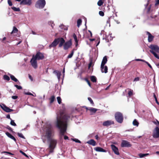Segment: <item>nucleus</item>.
Returning a JSON list of instances; mask_svg holds the SVG:
<instances>
[{"label":"nucleus","mask_w":159,"mask_h":159,"mask_svg":"<svg viewBox=\"0 0 159 159\" xmlns=\"http://www.w3.org/2000/svg\"><path fill=\"white\" fill-rule=\"evenodd\" d=\"M70 119V116L68 114H65L57 117L56 126L60 130V134L64 135L66 132L67 124Z\"/></svg>","instance_id":"obj_1"},{"label":"nucleus","mask_w":159,"mask_h":159,"mask_svg":"<svg viewBox=\"0 0 159 159\" xmlns=\"http://www.w3.org/2000/svg\"><path fill=\"white\" fill-rule=\"evenodd\" d=\"M59 43L58 47H61L63 45L64 49L65 50H67L72 45L71 40H69L65 43V40L62 38H59L55 39L52 43L49 45L50 48L52 47H56Z\"/></svg>","instance_id":"obj_2"},{"label":"nucleus","mask_w":159,"mask_h":159,"mask_svg":"<svg viewBox=\"0 0 159 159\" xmlns=\"http://www.w3.org/2000/svg\"><path fill=\"white\" fill-rule=\"evenodd\" d=\"M53 133V131L52 126L51 125H48L46 127L45 131V135L48 140H50Z\"/></svg>","instance_id":"obj_3"},{"label":"nucleus","mask_w":159,"mask_h":159,"mask_svg":"<svg viewBox=\"0 0 159 159\" xmlns=\"http://www.w3.org/2000/svg\"><path fill=\"white\" fill-rule=\"evenodd\" d=\"M115 117L116 120L120 123H122L124 119L123 116L121 112H116L115 115Z\"/></svg>","instance_id":"obj_4"},{"label":"nucleus","mask_w":159,"mask_h":159,"mask_svg":"<svg viewBox=\"0 0 159 159\" xmlns=\"http://www.w3.org/2000/svg\"><path fill=\"white\" fill-rule=\"evenodd\" d=\"M46 4L45 0H38L35 4V7L39 9L43 8Z\"/></svg>","instance_id":"obj_5"},{"label":"nucleus","mask_w":159,"mask_h":159,"mask_svg":"<svg viewBox=\"0 0 159 159\" xmlns=\"http://www.w3.org/2000/svg\"><path fill=\"white\" fill-rule=\"evenodd\" d=\"M50 142V144L49 146V148L51 150L54 149L56 147L57 144V141L56 140L51 139L50 140H48Z\"/></svg>","instance_id":"obj_6"},{"label":"nucleus","mask_w":159,"mask_h":159,"mask_svg":"<svg viewBox=\"0 0 159 159\" xmlns=\"http://www.w3.org/2000/svg\"><path fill=\"white\" fill-rule=\"evenodd\" d=\"M37 60L34 57V55H33L30 61V62L32 66L35 69L37 68L38 67Z\"/></svg>","instance_id":"obj_7"},{"label":"nucleus","mask_w":159,"mask_h":159,"mask_svg":"<svg viewBox=\"0 0 159 159\" xmlns=\"http://www.w3.org/2000/svg\"><path fill=\"white\" fill-rule=\"evenodd\" d=\"M34 57L37 60H43L44 59V54L40 52H38Z\"/></svg>","instance_id":"obj_8"},{"label":"nucleus","mask_w":159,"mask_h":159,"mask_svg":"<svg viewBox=\"0 0 159 159\" xmlns=\"http://www.w3.org/2000/svg\"><path fill=\"white\" fill-rule=\"evenodd\" d=\"M152 136L154 138H159V128L158 127H156L153 130Z\"/></svg>","instance_id":"obj_9"},{"label":"nucleus","mask_w":159,"mask_h":159,"mask_svg":"<svg viewBox=\"0 0 159 159\" xmlns=\"http://www.w3.org/2000/svg\"><path fill=\"white\" fill-rule=\"evenodd\" d=\"M131 145L129 142L126 140H122L121 144V147H131Z\"/></svg>","instance_id":"obj_10"},{"label":"nucleus","mask_w":159,"mask_h":159,"mask_svg":"<svg viewBox=\"0 0 159 159\" xmlns=\"http://www.w3.org/2000/svg\"><path fill=\"white\" fill-rule=\"evenodd\" d=\"M0 106L1 108L7 112H9L13 111V110L10 108L5 104H2V105H0Z\"/></svg>","instance_id":"obj_11"},{"label":"nucleus","mask_w":159,"mask_h":159,"mask_svg":"<svg viewBox=\"0 0 159 159\" xmlns=\"http://www.w3.org/2000/svg\"><path fill=\"white\" fill-rule=\"evenodd\" d=\"M114 122L111 120H108L104 121L102 124V125L104 126H107L111 125H114Z\"/></svg>","instance_id":"obj_12"},{"label":"nucleus","mask_w":159,"mask_h":159,"mask_svg":"<svg viewBox=\"0 0 159 159\" xmlns=\"http://www.w3.org/2000/svg\"><path fill=\"white\" fill-rule=\"evenodd\" d=\"M31 4V0H22L20 2V5H30Z\"/></svg>","instance_id":"obj_13"},{"label":"nucleus","mask_w":159,"mask_h":159,"mask_svg":"<svg viewBox=\"0 0 159 159\" xmlns=\"http://www.w3.org/2000/svg\"><path fill=\"white\" fill-rule=\"evenodd\" d=\"M149 48L152 50H154L159 53V47L157 45H151Z\"/></svg>","instance_id":"obj_14"},{"label":"nucleus","mask_w":159,"mask_h":159,"mask_svg":"<svg viewBox=\"0 0 159 159\" xmlns=\"http://www.w3.org/2000/svg\"><path fill=\"white\" fill-rule=\"evenodd\" d=\"M111 147L113 151L117 155H119L118 149L117 148L115 145L113 144L111 145Z\"/></svg>","instance_id":"obj_15"},{"label":"nucleus","mask_w":159,"mask_h":159,"mask_svg":"<svg viewBox=\"0 0 159 159\" xmlns=\"http://www.w3.org/2000/svg\"><path fill=\"white\" fill-rule=\"evenodd\" d=\"M147 34L148 35V41L149 42H151L153 39L154 38V37L149 32L147 31L146 32Z\"/></svg>","instance_id":"obj_16"},{"label":"nucleus","mask_w":159,"mask_h":159,"mask_svg":"<svg viewBox=\"0 0 159 159\" xmlns=\"http://www.w3.org/2000/svg\"><path fill=\"white\" fill-rule=\"evenodd\" d=\"M107 56H104L103 58L101 65L102 68H103L105 65L107 63Z\"/></svg>","instance_id":"obj_17"},{"label":"nucleus","mask_w":159,"mask_h":159,"mask_svg":"<svg viewBox=\"0 0 159 159\" xmlns=\"http://www.w3.org/2000/svg\"><path fill=\"white\" fill-rule=\"evenodd\" d=\"M94 149L97 152H106V151L100 147H97L94 148Z\"/></svg>","instance_id":"obj_18"},{"label":"nucleus","mask_w":159,"mask_h":159,"mask_svg":"<svg viewBox=\"0 0 159 159\" xmlns=\"http://www.w3.org/2000/svg\"><path fill=\"white\" fill-rule=\"evenodd\" d=\"M87 143L93 146H95L96 145V142L93 139H90L87 142Z\"/></svg>","instance_id":"obj_19"},{"label":"nucleus","mask_w":159,"mask_h":159,"mask_svg":"<svg viewBox=\"0 0 159 159\" xmlns=\"http://www.w3.org/2000/svg\"><path fill=\"white\" fill-rule=\"evenodd\" d=\"M6 134L8 137L13 140L15 142L16 141V139L10 133L8 132H6Z\"/></svg>","instance_id":"obj_20"},{"label":"nucleus","mask_w":159,"mask_h":159,"mask_svg":"<svg viewBox=\"0 0 159 159\" xmlns=\"http://www.w3.org/2000/svg\"><path fill=\"white\" fill-rule=\"evenodd\" d=\"M101 70L102 73H106L107 72L108 70V68L107 66H104L103 67V68H102L101 67Z\"/></svg>","instance_id":"obj_21"},{"label":"nucleus","mask_w":159,"mask_h":159,"mask_svg":"<svg viewBox=\"0 0 159 159\" xmlns=\"http://www.w3.org/2000/svg\"><path fill=\"white\" fill-rule=\"evenodd\" d=\"M18 30V29L15 27L14 26L13 28V30L11 33V34H16L17 33Z\"/></svg>","instance_id":"obj_22"},{"label":"nucleus","mask_w":159,"mask_h":159,"mask_svg":"<svg viewBox=\"0 0 159 159\" xmlns=\"http://www.w3.org/2000/svg\"><path fill=\"white\" fill-rule=\"evenodd\" d=\"M53 73L56 74L58 79H59L60 78V76L61 74V73L58 70H55L54 71Z\"/></svg>","instance_id":"obj_23"},{"label":"nucleus","mask_w":159,"mask_h":159,"mask_svg":"<svg viewBox=\"0 0 159 159\" xmlns=\"http://www.w3.org/2000/svg\"><path fill=\"white\" fill-rule=\"evenodd\" d=\"M150 52L154 55L155 57L159 59V55L157 54L155 52L152 50H150Z\"/></svg>","instance_id":"obj_24"},{"label":"nucleus","mask_w":159,"mask_h":159,"mask_svg":"<svg viewBox=\"0 0 159 159\" xmlns=\"http://www.w3.org/2000/svg\"><path fill=\"white\" fill-rule=\"evenodd\" d=\"M73 37L74 39L75 42L76 43V46H77L78 45V41L77 40V36L75 34H74L73 35Z\"/></svg>","instance_id":"obj_25"},{"label":"nucleus","mask_w":159,"mask_h":159,"mask_svg":"<svg viewBox=\"0 0 159 159\" xmlns=\"http://www.w3.org/2000/svg\"><path fill=\"white\" fill-rule=\"evenodd\" d=\"M89 110L91 112L95 113L97 111V109L93 107H90L89 109Z\"/></svg>","instance_id":"obj_26"},{"label":"nucleus","mask_w":159,"mask_h":159,"mask_svg":"<svg viewBox=\"0 0 159 159\" xmlns=\"http://www.w3.org/2000/svg\"><path fill=\"white\" fill-rule=\"evenodd\" d=\"M91 80L93 82H96L97 81V78L94 76H92L90 77Z\"/></svg>","instance_id":"obj_27"},{"label":"nucleus","mask_w":159,"mask_h":159,"mask_svg":"<svg viewBox=\"0 0 159 159\" xmlns=\"http://www.w3.org/2000/svg\"><path fill=\"white\" fill-rule=\"evenodd\" d=\"M10 77L12 80L14 81L15 82L18 81V80L16 78L14 75H10Z\"/></svg>","instance_id":"obj_28"},{"label":"nucleus","mask_w":159,"mask_h":159,"mask_svg":"<svg viewBox=\"0 0 159 159\" xmlns=\"http://www.w3.org/2000/svg\"><path fill=\"white\" fill-rule=\"evenodd\" d=\"M105 0H99L97 3V4L98 6H101L103 4Z\"/></svg>","instance_id":"obj_29"},{"label":"nucleus","mask_w":159,"mask_h":159,"mask_svg":"<svg viewBox=\"0 0 159 159\" xmlns=\"http://www.w3.org/2000/svg\"><path fill=\"white\" fill-rule=\"evenodd\" d=\"M149 155V153L143 154L140 153L139 154V156L140 158H142L148 155Z\"/></svg>","instance_id":"obj_30"},{"label":"nucleus","mask_w":159,"mask_h":159,"mask_svg":"<svg viewBox=\"0 0 159 159\" xmlns=\"http://www.w3.org/2000/svg\"><path fill=\"white\" fill-rule=\"evenodd\" d=\"M3 79L4 80L9 81L10 80V77L7 75H4L3 76Z\"/></svg>","instance_id":"obj_31"},{"label":"nucleus","mask_w":159,"mask_h":159,"mask_svg":"<svg viewBox=\"0 0 159 159\" xmlns=\"http://www.w3.org/2000/svg\"><path fill=\"white\" fill-rule=\"evenodd\" d=\"M11 8L14 11H20V9L19 7H11Z\"/></svg>","instance_id":"obj_32"},{"label":"nucleus","mask_w":159,"mask_h":159,"mask_svg":"<svg viewBox=\"0 0 159 159\" xmlns=\"http://www.w3.org/2000/svg\"><path fill=\"white\" fill-rule=\"evenodd\" d=\"M133 125H134L138 126L139 125V123L136 119H134L133 122Z\"/></svg>","instance_id":"obj_33"},{"label":"nucleus","mask_w":159,"mask_h":159,"mask_svg":"<svg viewBox=\"0 0 159 159\" xmlns=\"http://www.w3.org/2000/svg\"><path fill=\"white\" fill-rule=\"evenodd\" d=\"M82 20L81 19H79L77 21V25L79 27L81 25L82 23Z\"/></svg>","instance_id":"obj_34"},{"label":"nucleus","mask_w":159,"mask_h":159,"mask_svg":"<svg viewBox=\"0 0 159 159\" xmlns=\"http://www.w3.org/2000/svg\"><path fill=\"white\" fill-rule=\"evenodd\" d=\"M55 99V97L54 96H52L50 98V103H52L54 101V100Z\"/></svg>","instance_id":"obj_35"},{"label":"nucleus","mask_w":159,"mask_h":159,"mask_svg":"<svg viewBox=\"0 0 159 159\" xmlns=\"http://www.w3.org/2000/svg\"><path fill=\"white\" fill-rule=\"evenodd\" d=\"M133 90H132L130 89V90L129 91L128 93V94L129 96L130 97V96H131L132 95H133Z\"/></svg>","instance_id":"obj_36"},{"label":"nucleus","mask_w":159,"mask_h":159,"mask_svg":"<svg viewBox=\"0 0 159 159\" xmlns=\"http://www.w3.org/2000/svg\"><path fill=\"white\" fill-rule=\"evenodd\" d=\"M88 99L89 101L90 102L91 104L93 106L94 105V103L92 99H91V98L88 97Z\"/></svg>","instance_id":"obj_37"},{"label":"nucleus","mask_w":159,"mask_h":159,"mask_svg":"<svg viewBox=\"0 0 159 159\" xmlns=\"http://www.w3.org/2000/svg\"><path fill=\"white\" fill-rule=\"evenodd\" d=\"M74 52H73V51H71V53L68 55L67 58H70L72 57L74 54Z\"/></svg>","instance_id":"obj_38"},{"label":"nucleus","mask_w":159,"mask_h":159,"mask_svg":"<svg viewBox=\"0 0 159 159\" xmlns=\"http://www.w3.org/2000/svg\"><path fill=\"white\" fill-rule=\"evenodd\" d=\"M84 80L90 86H91V84L90 81L87 78H85L84 79Z\"/></svg>","instance_id":"obj_39"},{"label":"nucleus","mask_w":159,"mask_h":159,"mask_svg":"<svg viewBox=\"0 0 159 159\" xmlns=\"http://www.w3.org/2000/svg\"><path fill=\"white\" fill-rule=\"evenodd\" d=\"M17 135L19 137H20V138H21L24 139H25V137L21 133H18Z\"/></svg>","instance_id":"obj_40"},{"label":"nucleus","mask_w":159,"mask_h":159,"mask_svg":"<svg viewBox=\"0 0 159 159\" xmlns=\"http://www.w3.org/2000/svg\"><path fill=\"white\" fill-rule=\"evenodd\" d=\"M57 102L59 104H61V99L60 97H58L57 98Z\"/></svg>","instance_id":"obj_41"},{"label":"nucleus","mask_w":159,"mask_h":159,"mask_svg":"<svg viewBox=\"0 0 159 159\" xmlns=\"http://www.w3.org/2000/svg\"><path fill=\"white\" fill-rule=\"evenodd\" d=\"M153 97L155 99V100L156 103L157 104L159 105V102H158V100H157V97L154 93H153Z\"/></svg>","instance_id":"obj_42"},{"label":"nucleus","mask_w":159,"mask_h":159,"mask_svg":"<svg viewBox=\"0 0 159 159\" xmlns=\"http://www.w3.org/2000/svg\"><path fill=\"white\" fill-rule=\"evenodd\" d=\"M11 121L10 122V124L14 126H16V124L15 123L14 121L13 120H11Z\"/></svg>","instance_id":"obj_43"},{"label":"nucleus","mask_w":159,"mask_h":159,"mask_svg":"<svg viewBox=\"0 0 159 159\" xmlns=\"http://www.w3.org/2000/svg\"><path fill=\"white\" fill-rule=\"evenodd\" d=\"M14 86L17 88L18 89H22V87L20 86H19L17 85H15Z\"/></svg>","instance_id":"obj_44"},{"label":"nucleus","mask_w":159,"mask_h":159,"mask_svg":"<svg viewBox=\"0 0 159 159\" xmlns=\"http://www.w3.org/2000/svg\"><path fill=\"white\" fill-rule=\"evenodd\" d=\"M99 15L102 16H103L104 15V12L102 11H100L99 12Z\"/></svg>","instance_id":"obj_45"},{"label":"nucleus","mask_w":159,"mask_h":159,"mask_svg":"<svg viewBox=\"0 0 159 159\" xmlns=\"http://www.w3.org/2000/svg\"><path fill=\"white\" fill-rule=\"evenodd\" d=\"M73 140L76 143H81V142L79 140L76 139H73Z\"/></svg>","instance_id":"obj_46"},{"label":"nucleus","mask_w":159,"mask_h":159,"mask_svg":"<svg viewBox=\"0 0 159 159\" xmlns=\"http://www.w3.org/2000/svg\"><path fill=\"white\" fill-rule=\"evenodd\" d=\"M6 128L8 129L9 130H10L11 132H13V130L9 126L7 125L6 127Z\"/></svg>","instance_id":"obj_47"},{"label":"nucleus","mask_w":159,"mask_h":159,"mask_svg":"<svg viewBox=\"0 0 159 159\" xmlns=\"http://www.w3.org/2000/svg\"><path fill=\"white\" fill-rule=\"evenodd\" d=\"M48 23L49 25H51V26L52 27V28H53V26L54 25V24H53V22H52L51 21H50L48 22Z\"/></svg>","instance_id":"obj_48"},{"label":"nucleus","mask_w":159,"mask_h":159,"mask_svg":"<svg viewBox=\"0 0 159 159\" xmlns=\"http://www.w3.org/2000/svg\"><path fill=\"white\" fill-rule=\"evenodd\" d=\"M7 2H8V3L9 4V6H12V2H11V0H8Z\"/></svg>","instance_id":"obj_49"},{"label":"nucleus","mask_w":159,"mask_h":159,"mask_svg":"<svg viewBox=\"0 0 159 159\" xmlns=\"http://www.w3.org/2000/svg\"><path fill=\"white\" fill-rule=\"evenodd\" d=\"M20 152L23 155H24L25 156L27 157H28L27 155L24 152H23L21 150H20Z\"/></svg>","instance_id":"obj_50"},{"label":"nucleus","mask_w":159,"mask_h":159,"mask_svg":"<svg viewBox=\"0 0 159 159\" xmlns=\"http://www.w3.org/2000/svg\"><path fill=\"white\" fill-rule=\"evenodd\" d=\"M92 62L91 61L88 65V68H89L92 66Z\"/></svg>","instance_id":"obj_51"},{"label":"nucleus","mask_w":159,"mask_h":159,"mask_svg":"<svg viewBox=\"0 0 159 159\" xmlns=\"http://www.w3.org/2000/svg\"><path fill=\"white\" fill-rule=\"evenodd\" d=\"M139 77H136L134 78V81H139Z\"/></svg>","instance_id":"obj_52"},{"label":"nucleus","mask_w":159,"mask_h":159,"mask_svg":"<svg viewBox=\"0 0 159 159\" xmlns=\"http://www.w3.org/2000/svg\"><path fill=\"white\" fill-rule=\"evenodd\" d=\"M11 98L13 99H16L18 98V96H13L11 97Z\"/></svg>","instance_id":"obj_53"},{"label":"nucleus","mask_w":159,"mask_h":159,"mask_svg":"<svg viewBox=\"0 0 159 159\" xmlns=\"http://www.w3.org/2000/svg\"><path fill=\"white\" fill-rule=\"evenodd\" d=\"M3 152L4 153H7V154H9L11 155H14V154L11 153L10 152Z\"/></svg>","instance_id":"obj_54"},{"label":"nucleus","mask_w":159,"mask_h":159,"mask_svg":"<svg viewBox=\"0 0 159 159\" xmlns=\"http://www.w3.org/2000/svg\"><path fill=\"white\" fill-rule=\"evenodd\" d=\"M158 4H159V0H157L156 1V3L155 4V6H157Z\"/></svg>","instance_id":"obj_55"},{"label":"nucleus","mask_w":159,"mask_h":159,"mask_svg":"<svg viewBox=\"0 0 159 159\" xmlns=\"http://www.w3.org/2000/svg\"><path fill=\"white\" fill-rule=\"evenodd\" d=\"M25 94L34 96V95L31 93L27 92L25 93Z\"/></svg>","instance_id":"obj_56"},{"label":"nucleus","mask_w":159,"mask_h":159,"mask_svg":"<svg viewBox=\"0 0 159 159\" xmlns=\"http://www.w3.org/2000/svg\"><path fill=\"white\" fill-rule=\"evenodd\" d=\"M146 63L148 65V66L150 68H152V66L147 61L146 62Z\"/></svg>","instance_id":"obj_57"},{"label":"nucleus","mask_w":159,"mask_h":159,"mask_svg":"<svg viewBox=\"0 0 159 159\" xmlns=\"http://www.w3.org/2000/svg\"><path fill=\"white\" fill-rule=\"evenodd\" d=\"M64 139L65 140L68 139H69V137L67 136L66 135H65L64 136Z\"/></svg>","instance_id":"obj_58"},{"label":"nucleus","mask_w":159,"mask_h":159,"mask_svg":"<svg viewBox=\"0 0 159 159\" xmlns=\"http://www.w3.org/2000/svg\"><path fill=\"white\" fill-rule=\"evenodd\" d=\"M6 117L7 118L10 119L11 120V119L10 118V116L9 114L7 115V116Z\"/></svg>","instance_id":"obj_59"},{"label":"nucleus","mask_w":159,"mask_h":159,"mask_svg":"<svg viewBox=\"0 0 159 159\" xmlns=\"http://www.w3.org/2000/svg\"><path fill=\"white\" fill-rule=\"evenodd\" d=\"M95 138L97 140H98L99 139V138L98 135H97L95 136Z\"/></svg>","instance_id":"obj_60"},{"label":"nucleus","mask_w":159,"mask_h":159,"mask_svg":"<svg viewBox=\"0 0 159 159\" xmlns=\"http://www.w3.org/2000/svg\"><path fill=\"white\" fill-rule=\"evenodd\" d=\"M29 77L30 80H33L32 77L30 75V74L29 75Z\"/></svg>","instance_id":"obj_61"},{"label":"nucleus","mask_w":159,"mask_h":159,"mask_svg":"<svg viewBox=\"0 0 159 159\" xmlns=\"http://www.w3.org/2000/svg\"><path fill=\"white\" fill-rule=\"evenodd\" d=\"M110 18H109L108 19V20L107 21V23H110Z\"/></svg>","instance_id":"obj_62"},{"label":"nucleus","mask_w":159,"mask_h":159,"mask_svg":"<svg viewBox=\"0 0 159 159\" xmlns=\"http://www.w3.org/2000/svg\"><path fill=\"white\" fill-rule=\"evenodd\" d=\"M88 31L90 33L91 37H92V32L90 30H89Z\"/></svg>","instance_id":"obj_63"},{"label":"nucleus","mask_w":159,"mask_h":159,"mask_svg":"<svg viewBox=\"0 0 159 159\" xmlns=\"http://www.w3.org/2000/svg\"><path fill=\"white\" fill-rule=\"evenodd\" d=\"M157 123H156V122H154V123L156 124V125H159V121H158L157 120Z\"/></svg>","instance_id":"obj_64"}]
</instances>
